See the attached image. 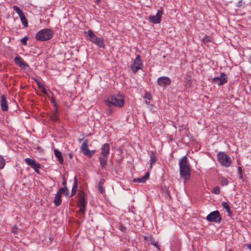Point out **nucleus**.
<instances>
[{"mask_svg":"<svg viewBox=\"0 0 251 251\" xmlns=\"http://www.w3.org/2000/svg\"><path fill=\"white\" fill-rule=\"evenodd\" d=\"M5 161L2 156L0 155V169H2L4 167Z\"/></svg>","mask_w":251,"mask_h":251,"instance_id":"nucleus-29","label":"nucleus"},{"mask_svg":"<svg viewBox=\"0 0 251 251\" xmlns=\"http://www.w3.org/2000/svg\"><path fill=\"white\" fill-rule=\"evenodd\" d=\"M157 82L158 85L161 87H165L166 85H169L171 83V80L167 76H161L157 79Z\"/></svg>","mask_w":251,"mask_h":251,"instance_id":"nucleus-13","label":"nucleus"},{"mask_svg":"<svg viewBox=\"0 0 251 251\" xmlns=\"http://www.w3.org/2000/svg\"><path fill=\"white\" fill-rule=\"evenodd\" d=\"M212 192L215 194H216V195L219 194L220 192V189L219 187H218V186L214 187L213 189Z\"/></svg>","mask_w":251,"mask_h":251,"instance_id":"nucleus-30","label":"nucleus"},{"mask_svg":"<svg viewBox=\"0 0 251 251\" xmlns=\"http://www.w3.org/2000/svg\"><path fill=\"white\" fill-rule=\"evenodd\" d=\"M164 195L165 197H169V194L168 192L166 191L164 192Z\"/></svg>","mask_w":251,"mask_h":251,"instance_id":"nucleus-45","label":"nucleus"},{"mask_svg":"<svg viewBox=\"0 0 251 251\" xmlns=\"http://www.w3.org/2000/svg\"><path fill=\"white\" fill-rule=\"evenodd\" d=\"M206 219L210 222H215L220 223L221 222L222 218L220 212L218 210L210 213L206 217Z\"/></svg>","mask_w":251,"mask_h":251,"instance_id":"nucleus-8","label":"nucleus"},{"mask_svg":"<svg viewBox=\"0 0 251 251\" xmlns=\"http://www.w3.org/2000/svg\"><path fill=\"white\" fill-rule=\"evenodd\" d=\"M58 109H55L52 115L50 116V119L54 122L57 121L58 120Z\"/></svg>","mask_w":251,"mask_h":251,"instance_id":"nucleus-22","label":"nucleus"},{"mask_svg":"<svg viewBox=\"0 0 251 251\" xmlns=\"http://www.w3.org/2000/svg\"><path fill=\"white\" fill-rule=\"evenodd\" d=\"M144 102H145L146 104H147V105H149V104H150L149 102V101H148L147 100H145V101H144Z\"/></svg>","mask_w":251,"mask_h":251,"instance_id":"nucleus-46","label":"nucleus"},{"mask_svg":"<svg viewBox=\"0 0 251 251\" xmlns=\"http://www.w3.org/2000/svg\"><path fill=\"white\" fill-rule=\"evenodd\" d=\"M14 62L16 65L23 69H26L28 67V65L24 62L20 56H16L14 58Z\"/></svg>","mask_w":251,"mask_h":251,"instance_id":"nucleus-14","label":"nucleus"},{"mask_svg":"<svg viewBox=\"0 0 251 251\" xmlns=\"http://www.w3.org/2000/svg\"><path fill=\"white\" fill-rule=\"evenodd\" d=\"M42 89V92L46 95H48V92L45 89L44 86H43V88H41Z\"/></svg>","mask_w":251,"mask_h":251,"instance_id":"nucleus-40","label":"nucleus"},{"mask_svg":"<svg viewBox=\"0 0 251 251\" xmlns=\"http://www.w3.org/2000/svg\"><path fill=\"white\" fill-rule=\"evenodd\" d=\"M150 241L151 244L153 245L154 246H157V243L155 242L154 240L152 239V237H150Z\"/></svg>","mask_w":251,"mask_h":251,"instance_id":"nucleus-39","label":"nucleus"},{"mask_svg":"<svg viewBox=\"0 0 251 251\" xmlns=\"http://www.w3.org/2000/svg\"><path fill=\"white\" fill-rule=\"evenodd\" d=\"M218 160L221 164L225 167H229L232 163L230 156L226 154L224 152H220L217 154Z\"/></svg>","mask_w":251,"mask_h":251,"instance_id":"nucleus-5","label":"nucleus"},{"mask_svg":"<svg viewBox=\"0 0 251 251\" xmlns=\"http://www.w3.org/2000/svg\"><path fill=\"white\" fill-rule=\"evenodd\" d=\"M77 187H78L77 180L76 178L75 177V179H74V183L73 187L72 189L77 190Z\"/></svg>","mask_w":251,"mask_h":251,"instance_id":"nucleus-35","label":"nucleus"},{"mask_svg":"<svg viewBox=\"0 0 251 251\" xmlns=\"http://www.w3.org/2000/svg\"><path fill=\"white\" fill-rule=\"evenodd\" d=\"M103 184V180L101 179L99 182V184H98V189L101 194H103L104 192V189L102 186Z\"/></svg>","mask_w":251,"mask_h":251,"instance_id":"nucleus-26","label":"nucleus"},{"mask_svg":"<svg viewBox=\"0 0 251 251\" xmlns=\"http://www.w3.org/2000/svg\"><path fill=\"white\" fill-rule=\"evenodd\" d=\"M228 78L225 73H222L218 77H215L212 79L213 83L219 86L224 85L227 82Z\"/></svg>","mask_w":251,"mask_h":251,"instance_id":"nucleus-10","label":"nucleus"},{"mask_svg":"<svg viewBox=\"0 0 251 251\" xmlns=\"http://www.w3.org/2000/svg\"><path fill=\"white\" fill-rule=\"evenodd\" d=\"M78 204L79 207V210L80 212L84 214L85 211L86 205L85 193L83 191H81L78 193Z\"/></svg>","mask_w":251,"mask_h":251,"instance_id":"nucleus-6","label":"nucleus"},{"mask_svg":"<svg viewBox=\"0 0 251 251\" xmlns=\"http://www.w3.org/2000/svg\"><path fill=\"white\" fill-rule=\"evenodd\" d=\"M63 192H65V196H68L69 195V190L67 187H65L64 188H63V187L60 188L57 193L60 194L61 195V194Z\"/></svg>","mask_w":251,"mask_h":251,"instance_id":"nucleus-24","label":"nucleus"},{"mask_svg":"<svg viewBox=\"0 0 251 251\" xmlns=\"http://www.w3.org/2000/svg\"><path fill=\"white\" fill-rule=\"evenodd\" d=\"M180 175L185 181L190 175V165L186 156L182 157L179 161Z\"/></svg>","mask_w":251,"mask_h":251,"instance_id":"nucleus-1","label":"nucleus"},{"mask_svg":"<svg viewBox=\"0 0 251 251\" xmlns=\"http://www.w3.org/2000/svg\"><path fill=\"white\" fill-rule=\"evenodd\" d=\"M112 113V110L111 108V107H109V108L108 109L107 114L108 115H111Z\"/></svg>","mask_w":251,"mask_h":251,"instance_id":"nucleus-41","label":"nucleus"},{"mask_svg":"<svg viewBox=\"0 0 251 251\" xmlns=\"http://www.w3.org/2000/svg\"><path fill=\"white\" fill-rule=\"evenodd\" d=\"M134 182H141V178H136L133 179Z\"/></svg>","mask_w":251,"mask_h":251,"instance_id":"nucleus-43","label":"nucleus"},{"mask_svg":"<svg viewBox=\"0 0 251 251\" xmlns=\"http://www.w3.org/2000/svg\"><path fill=\"white\" fill-rule=\"evenodd\" d=\"M25 161L28 165L33 169L36 173L40 174L39 169L41 168L40 164L37 163L34 159L30 158H25Z\"/></svg>","mask_w":251,"mask_h":251,"instance_id":"nucleus-9","label":"nucleus"},{"mask_svg":"<svg viewBox=\"0 0 251 251\" xmlns=\"http://www.w3.org/2000/svg\"><path fill=\"white\" fill-rule=\"evenodd\" d=\"M19 17L23 25L25 27H27L28 26V22L24 14L20 15Z\"/></svg>","mask_w":251,"mask_h":251,"instance_id":"nucleus-25","label":"nucleus"},{"mask_svg":"<svg viewBox=\"0 0 251 251\" xmlns=\"http://www.w3.org/2000/svg\"><path fill=\"white\" fill-rule=\"evenodd\" d=\"M0 106L3 111H7L8 110V102L4 95L1 97Z\"/></svg>","mask_w":251,"mask_h":251,"instance_id":"nucleus-15","label":"nucleus"},{"mask_svg":"<svg viewBox=\"0 0 251 251\" xmlns=\"http://www.w3.org/2000/svg\"><path fill=\"white\" fill-rule=\"evenodd\" d=\"M156 162V156L155 154L153 151H151L150 153V169H151L152 165Z\"/></svg>","mask_w":251,"mask_h":251,"instance_id":"nucleus-18","label":"nucleus"},{"mask_svg":"<svg viewBox=\"0 0 251 251\" xmlns=\"http://www.w3.org/2000/svg\"><path fill=\"white\" fill-rule=\"evenodd\" d=\"M222 206L226 209V211L228 213V215L229 216H231L232 212L230 210V208L228 203L225 201L222 202Z\"/></svg>","mask_w":251,"mask_h":251,"instance_id":"nucleus-21","label":"nucleus"},{"mask_svg":"<svg viewBox=\"0 0 251 251\" xmlns=\"http://www.w3.org/2000/svg\"><path fill=\"white\" fill-rule=\"evenodd\" d=\"M150 172L148 171L146 173V174L142 177H140L141 178V182H145L149 177Z\"/></svg>","mask_w":251,"mask_h":251,"instance_id":"nucleus-28","label":"nucleus"},{"mask_svg":"<svg viewBox=\"0 0 251 251\" xmlns=\"http://www.w3.org/2000/svg\"><path fill=\"white\" fill-rule=\"evenodd\" d=\"M220 183V184L223 186H226L229 183V182L227 178L224 177V176H222L219 178Z\"/></svg>","mask_w":251,"mask_h":251,"instance_id":"nucleus-23","label":"nucleus"},{"mask_svg":"<svg viewBox=\"0 0 251 251\" xmlns=\"http://www.w3.org/2000/svg\"><path fill=\"white\" fill-rule=\"evenodd\" d=\"M61 195L57 193L54 199V203L56 206H58L61 203Z\"/></svg>","mask_w":251,"mask_h":251,"instance_id":"nucleus-19","label":"nucleus"},{"mask_svg":"<svg viewBox=\"0 0 251 251\" xmlns=\"http://www.w3.org/2000/svg\"><path fill=\"white\" fill-rule=\"evenodd\" d=\"M28 40V37L25 36V37L22 38L21 40V42L22 44L24 45H26L27 44V40Z\"/></svg>","mask_w":251,"mask_h":251,"instance_id":"nucleus-37","label":"nucleus"},{"mask_svg":"<svg viewBox=\"0 0 251 251\" xmlns=\"http://www.w3.org/2000/svg\"><path fill=\"white\" fill-rule=\"evenodd\" d=\"M125 103L124 99L123 96H111L104 101V104L108 107L112 105L119 107H122Z\"/></svg>","mask_w":251,"mask_h":251,"instance_id":"nucleus-2","label":"nucleus"},{"mask_svg":"<svg viewBox=\"0 0 251 251\" xmlns=\"http://www.w3.org/2000/svg\"><path fill=\"white\" fill-rule=\"evenodd\" d=\"M162 14L163 11L162 10H159L155 15L149 17V21L151 23L154 24H159L161 22Z\"/></svg>","mask_w":251,"mask_h":251,"instance_id":"nucleus-12","label":"nucleus"},{"mask_svg":"<svg viewBox=\"0 0 251 251\" xmlns=\"http://www.w3.org/2000/svg\"><path fill=\"white\" fill-rule=\"evenodd\" d=\"M35 81L36 82L38 87L39 88H43V86H44V84H43L38 79H35Z\"/></svg>","mask_w":251,"mask_h":251,"instance_id":"nucleus-32","label":"nucleus"},{"mask_svg":"<svg viewBox=\"0 0 251 251\" xmlns=\"http://www.w3.org/2000/svg\"><path fill=\"white\" fill-rule=\"evenodd\" d=\"M50 102L53 104V107H54V109H58L57 105L56 103L55 100L54 98L52 97L51 98V99L50 100Z\"/></svg>","mask_w":251,"mask_h":251,"instance_id":"nucleus-31","label":"nucleus"},{"mask_svg":"<svg viewBox=\"0 0 251 251\" xmlns=\"http://www.w3.org/2000/svg\"><path fill=\"white\" fill-rule=\"evenodd\" d=\"M238 173L239 174V178L240 179H242L243 178V176H242V169L240 167H239L238 168Z\"/></svg>","mask_w":251,"mask_h":251,"instance_id":"nucleus-38","label":"nucleus"},{"mask_svg":"<svg viewBox=\"0 0 251 251\" xmlns=\"http://www.w3.org/2000/svg\"><path fill=\"white\" fill-rule=\"evenodd\" d=\"M76 191L77 190L72 189L71 196H73L75 195L76 194Z\"/></svg>","mask_w":251,"mask_h":251,"instance_id":"nucleus-42","label":"nucleus"},{"mask_svg":"<svg viewBox=\"0 0 251 251\" xmlns=\"http://www.w3.org/2000/svg\"><path fill=\"white\" fill-rule=\"evenodd\" d=\"M63 179H64V180H63V182H62V185H63V186H65V185H66V184H67V181H66V180L65 179V177H63Z\"/></svg>","mask_w":251,"mask_h":251,"instance_id":"nucleus-44","label":"nucleus"},{"mask_svg":"<svg viewBox=\"0 0 251 251\" xmlns=\"http://www.w3.org/2000/svg\"><path fill=\"white\" fill-rule=\"evenodd\" d=\"M93 43L95 44L100 48H105V44L102 38L97 37V38L93 42Z\"/></svg>","mask_w":251,"mask_h":251,"instance_id":"nucleus-16","label":"nucleus"},{"mask_svg":"<svg viewBox=\"0 0 251 251\" xmlns=\"http://www.w3.org/2000/svg\"><path fill=\"white\" fill-rule=\"evenodd\" d=\"M87 34L89 36V40L93 43V42L97 38V36L94 34V32L92 30H88L87 31Z\"/></svg>","mask_w":251,"mask_h":251,"instance_id":"nucleus-20","label":"nucleus"},{"mask_svg":"<svg viewBox=\"0 0 251 251\" xmlns=\"http://www.w3.org/2000/svg\"><path fill=\"white\" fill-rule=\"evenodd\" d=\"M100 0H95L96 3L98 4L99 2H100Z\"/></svg>","mask_w":251,"mask_h":251,"instance_id":"nucleus-47","label":"nucleus"},{"mask_svg":"<svg viewBox=\"0 0 251 251\" xmlns=\"http://www.w3.org/2000/svg\"><path fill=\"white\" fill-rule=\"evenodd\" d=\"M13 9L18 14L19 16L24 14L22 10L17 6H14Z\"/></svg>","mask_w":251,"mask_h":251,"instance_id":"nucleus-27","label":"nucleus"},{"mask_svg":"<svg viewBox=\"0 0 251 251\" xmlns=\"http://www.w3.org/2000/svg\"><path fill=\"white\" fill-rule=\"evenodd\" d=\"M142 66L141 56L139 54H137L133 64L130 66L131 70L134 74H136L138 70L142 69Z\"/></svg>","mask_w":251,"mask_h":251,"instance_id":"nucleus-7","label":"nucleus"},{"mask_svg":"<svg viewBox=\"0 0 251 251\" xmlns=\"http://www.w3.org/2000/svg\"><path fill=\"white\" fill-rule=\"evenodd\" d=\"M144 99H147L148 100H151L152 99V96L149 93L146 92L144 97Z\"/></svg>","mask_w":251,"mask_h":251,"instance_id":"nucleus-33","label":"nucleus"},{"mask_svg":"<svg viewBox=\"0 0 251 251\" xmlns=\"http://www.w3.org/2000/svg\"><path fill=\"white\" fill-rule=\"evenodd\" d=\"M54 152L55 156L57 157L58 161L61 164H62L64 160L61 152L57 149H54Z\"/></svg>","mask_w":251,"mask_h":251,"instance_id":"nucleus-17","label":"nucleus"},{"mask_svg":"<svg viewBox=\"0 0 251 251\" xmlns=\"http://www.w3.org/2000/svg\"><path fill=\"white\" fill-rule=\"evenodd\" d=\"M18 227L16 226H14L11 229V232L13 233L17 234L18 232Z\"/></svg>","mask_w":251,"mask_h":251,"instance_id":"nucleus-34","label":"nucleus"},{"mask_svg":"<svg viewBox=\"0 0 251 251\" xmlns=\"http://www.w3.org/2000/svg\"><path fill=\"white\" fill-rule=\"evenodd\" d=\"M109 152L110 146L109 144H104L101 148L100 156L99 157L102 169H103L107 164V155L109 154Z\"/></svg>","mask_w":251,"mask_h":251,"instance_id":"nucleus-4","label":"nucleus"},{"mask_svg":"<svg viewBox=\"0 0 251 251\" xmlns=\"http://www.w3.org/2000/svg\"><path fill=\"white\" fill-rule=\"evenodd\" d=\"M248 246H249V248L251 249V245L249 244V245H248Z\"/></svg>","mask_w":251,"mask_h":251,"instance_id":"nucleus-48","label":"nucleus"},{"mask_svg":"<svg viewBox=\"0 0 251 251\" xmlns=\"http://www.w3.org/2000/svg\"><path fill=\"white\" fill-rule=\"evenodd\" d=\"M211 37L210 36H206L203 39V42L204 43H207L211 41Z\"/></svg>","mask_w":251,"mask_h":251,"instance_id":"nucleus-36","label":"nucleus"},{"mask_svg":"<svg viewBox=\"0 0 251 251\" xmlns=\"http://www.w3.org/2000/svg\"><path fill=\"white\" fill-rule=\"evenodd\" d=\"M88 141L87 139L85 140L81 145V150L82 152L88 157H91L95 153V150H89L88 149Z\"/></svg>","mask_w":251,"mask_h":251,"instance_id":"nucleus-11","label":"nucleus"},{"mask_svg":"<svg viewBox=\"0 0 251 251\" xmlns=\"http://www.w3.org/2000/svg\"><path fill=\"white\" fill-rule=\"evenodd\" d=\"M53 34L54 33L52 30L49 28H44L36 34L35 38L38 41H46L51 39Z\"/></svg>","mask_w":251,"mask_h":251,"instance_id":"nucleus-3","label":"nucleus"}]
</instances>
